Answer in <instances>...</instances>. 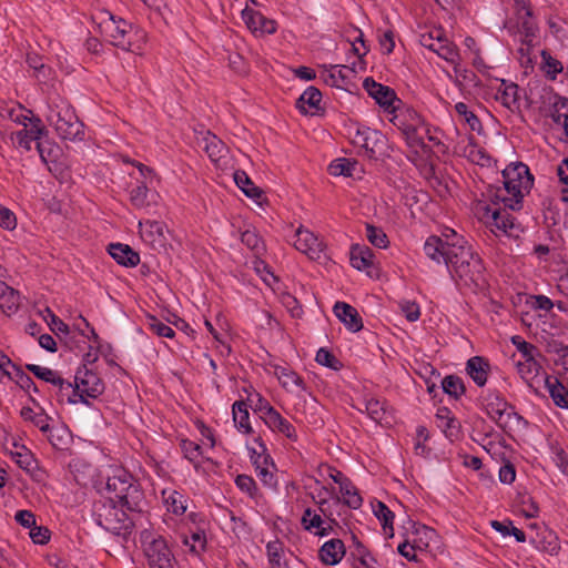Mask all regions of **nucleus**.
I'll use <instances>...</instances> for the list:
<instances>
[{"label": "nucleus", "mask_w": 568, "mask_h": 568, "mask_svg": "<svg viewBox=\"0 0 568 568\" xmlns=\"http://www.w3.org/2000/svg\"><path fill=\"white\" fill-rule=\"evenodd\" d=\"M427 257L437 264L444 263L452 277L465 285L481 287L485 284V267L464 236L447 229L443 237L429 236L424 244Z\"/></svg>", "instance_id": "f257e3e1"}, {"label": "nucleus", "mask_w": 568, "mask_h": 568, "mask_svg": "<svg viewBox=\"0 0 568 568\" xmlns=\"http://www.w3.org/2000/svg\"><path fill=\"white\" fill-rule=\"evenodd\" d=\"M106 498H113L120 506L125 507L131 513L142 511L145 500L144 494L138 481L123 468H114L111 475H108Z\"/></svg>", "instance_id": "f03ea898"}, {"label": "nucleus", "mask_w": 568, "mask_h": 568, "mask_svg": "<svg viewBox=\"0 0 568 568\" xmlns=\"http://www.w3.org/2000/svg\"><path fill=\"white\" fill-rule=\"evenodd\" d=\"M45 120L62 140L81 141L84 138L82 122L71 104L61 97L49 99Z\"/></svg>", "instance_id": "7ed1b4c3"}, {"label": "nucleus", "mask_w": 568, "mask_h": 568, "mask_svg": "<svg viewBox=\"0 0 568 568\" xmlns=\"http://www.w3.org/2000/svg\"><path fill=\"white\" fill-rule=\"evenodd\" d=\"M532 183V175L526 164L511 163L503 171L504 190H498L496 197L504 203V206L519 210L523 199L531 189Z\"/></svg>", "instance_id": "20e7f679"}, {"label": "nucleus", "mask_w": 568, "mask_h": 568, "mask_svg": "<svg viewBox=\"0 0 568 568\" xmlns=\"http://www.w3.org/2000/svg\"><path fill=\"white\" fill-rule=\"evenodd\" d=\"M103 31L114 47L141 54L146 39V33L143 30L133 28L123 19L115 20L113 16H110L109 21L103 24Z\"/></svg>", "instance_id": "39448f33"}, {"label": "nucleus", "mask_w": 568, "mask_h": 568, "mask_svg": "<svg viewBox=\"0 0 568 568\" xmlns=\"http://www.w3.org/2000/svg\"><path fill=\"white\" fill-rule=\"evenodd\" d=\"M126 511V508L120 506L113 498L100 499L93 506L97 524L111 532H119L121 529L128 528Z\"/></svg>", "instance_id": "423d86ee"}, {"label": "nucleus", "mask_w": 568, "mask_h": 568, "mask_svg": "<svg viewBox=\"0 0 568 568\" xmlns=\"http://www.w3.org/2000/svg\"><path fill=\"white\" fill-rule=\"evenodd\" d=\"M389 121L402 132L409 148H425L422 134L425 121L415 110H397Z\"/></svg>", "instance_id": "0eeeda50"}, {"label": "nucleus", "mask_w": 568, "mask_h": 568, "mask_svg": "<svg viewBox=\"0 0 568 568\" xmlns=\"http://www.w3.org/2000/svg\"><path fill=\"white\" fill-rule=\"evenodd\" d=\"M104 390V384L97 373L88 369H78L74 376V386L71 384L70 397L89 404L90 398H97Z\"/></svg>", "instance_id": "6e6552de"}, {"label": "nucleus", "mask_w": 568, "mask_h": 568, "mask_svg": "<svg viewBox=\"0 0 568 568\" xmlns=\"http://www.w3.org/2000/svg\"><path fill=\"white\" fill-rule=\"evenodd\" d=\"M507 207L500 209H490L488 205L476 204L475 214L479 219L485 221L491 227L494 233L505 234V235H514V232L519 229L516 224L514 216L507 212Z\"/></svg>", "instance_id": "1a4fd4ad"}, {"label": "nucleus", "mask_w": 568, "mask_h": 568, "mask_svg": "<svg viewBox=\"0 0 568 568\" xmlns=\"http://www.w3.org/2000/svg\"><path fill=\"white\" fill-rule=\"evenodd\" d=\"M484 407L487 415L503 429L510 427L513 420L520 419L514 407L497 393H489L484 398Z\"/></svg>", "instance_id": "9d476101"}, {"label": "nucleus", "mask_w": 568, "mask_h": 568, "mask_svg": "<svg viewBox=\"0 0 568 568\" xmlns=\"http://www.w3.org/2000/svg\"><path fill=\"white\" fill-rule=\"evenodd\" d=\"M363 88L385 112L393 114L399 109L402 101L392 88L376 82L373 78H366Z\"/></svg>", "instance_id": "9b49d317"}, {"label": "nucleus", "mask_w": 568, "mask_h": 568, "mask_svg": "<svg viewBox=\"0 0 568 568\" xmlns=\"http://www.w3.org/2000/svg\"><path fill=\"white\" fill-rule=\"evenodd\" d=\"M255 443L258 444L260 450L255 448H250L251 452V460L255 467L256 476L267 487H275L276 479L274 476L275 464L267 453V449L263 442L257 438Z\"/></svg>", "instance_id": "f8f14e48"}, {"label": "nucleus", "mask_w": 568, "mask_h": 568, "mask_svg": "<svg viewBox=\"0 0 568 568\" xmlns=\"http://www.w3.org/2000/svg\"><path fill=\"white\" fill-rule=\"evenodd\" d=\"M294 247L301 253L305 254L310 260L317 261L322 257L325 244L312 231L298 226L295 231Z\"/></svg>", "instance_id": "ddd939ff"}, {"label": "nucleus", "mask_w": 568, "mask_h": 568, "mask_svg": "<svg viewBox=\"0 0 568 568\" xmlns=\"http://www.w3.org/2000/svg\"><path fill=\"white\" fill-rule=\"evenodd\" d=\"M353 143L361 148L369 159H376L382 154L386 139L379 131L362 128L356 131Z\"/></svg>", "instance_id": "4468645a"}, {"label": "nucleus", "mask_w": 568, "mask_h": 568, "mask_svg": "<svg viewBox=\"0 0 568 568\" xmlns=\"http://www.w3.org/2000/svg\"><path fill=\"white\" fill-rule=\"evenodd\" d=\"M142 538L145 544L144 551L149 566L175 560L166 540L162 536H153L149 531H143Z\"/></svg>", "instance_id": "2eb2a0df"}, {"label": "nucleus", "mask_w": 568, "mask_h": 568, "mask_svg": "<svg viewBox=\"0 0 568 568\" xmlns=\"http://www.w3.org/2000/svg\"><path fill=\"white\" fill-rule=\"evenodd\" d=\"M26 368L28 371H30L38 378L55 386L59 390V397H60L61 402L67 399L68 403H73V404L77 403V399L70 397L71 383L64 381L59 375L58 372H55L49 367H44V366H40V365H36V364H28V365H26Z\"/></svg>", "instance_id": "dca6fc26"}, {"label": "nucleus", "mask_w": 568, "mask_h": 568, "mask_svg": "<svg viewBox=\"0 0 568 568\" xmlns=\"http://www.w3.org/2000/svg\"><path fill=\"white\" fill-rule=\"evenodd\" d=\"M199 143L217 168L227 165L229 148L220 138L207 131L202 135Z\"/></svg>", "instance_id": "f3484780"}, {"label": "nucleus", "mask_w": 568, "mask_h": 568, "mask_svg": "<svg viewBox=\"0 0 568 568\" xmlns=\"http://www.w3.org/2000/svg\"><path fill=\"white\" fill-rule=\"evenodd\" d=\"M547 101L549 106L546 114L551 118L557 128L562 129V140L568 142V99L548 92Z\"/></svg>", "instance_id": "a211bd4d"}, {"label": "nucleus", "mask_w": 568, "mask_h": 568, "mask_svg": "<svg viewBox=\"0 0 568 568\" xmlns=\"http://www.w3.org/2000/svg\"><path fill=\"white\" fill-rule=\"evenodd\" d=\"M242 19L246 27L257 37L272 34L276 31V22L265 18L261 12L248 7L243 9Z\"/></svg>", "instance_id": "6ab92c4d"}, {"label": "nucleus", "mask_w": 568, "mask_h": 568, "mask_svg": "<svg viewBox=\"0 0 568 568\" xmlns=\"http://www.w3.org/2000/svg\"><path fill=\"white\" fill-rule=\"evenodd\" d=\"M301 525L306 531L320 537L328 536L333 530L331 521L324 519L316 509L310 507L305 508Z\"/></svg>", "instance_id": "aec40b11"}, {"label": "nucleus", "mask_w": 568, "mask_h": 568, "mask_svg": "<svg viewBox=\"0 0 568 568\" xmlns=\"http://www.w3.org/2000/svg\"><path fill=\"white\" fill-rule=\"evenodd\" d=\"M142 240L153 247L164 246L166 242L165 225L163 222L146 220L139 222Z\"/></svg>", "instance_id": "412c9836"}, {"label": "nucleus", "mask_w": 568, "mask_h": 568, "mask_svg": "<svg viewBox=\"0 0 568 568\" xmlns=\"http://www.w3.org/2000/svg\"><path fill=\"white\" fill-rule=\"evenodd\" d=\"M335 316L345 325V327L353 332H359L363 328V321L355 307L345 303L336 302L333 307Z\"/></svg>", "instance_id": "4be33fe9"}, {"label": "nucleus", "mask_w": 568, "mask_h": 568, "mask_svg": "<svg viewBox=\"0 0 568 568\" xmlns=\"http://www.w3.org/2000/svg\"><path fill=\"white\" fill-rule=\"evenodd\" d=\"M416 534L423 536L420 538L422 544L417 542L416 539H413L412 544L406 540L399 544L397 548L398 552L409 561H416V549L427 547L428 541L435 536V531L426 526H419L418 528H416Z\"/></svg>", "instance_id": "5701e85b"}, {"label": "nucleus", "mask_w": 568, "mask_h": 568, "mask_svg": "<svg viewBox=\"0 0 568 568\" xmlns=\"http://www.w3.org/2000/svg\"><path fill=\"white\" fill-rule=\"evenodd\" d=\"M263 422L272 432L280 433L293 442L297 440L295 427L276 409L271 412L268 416H265Z\"/></svg>", "instance_id": "b1692460"}, {"label": "nucleus", "mask_w": 568, "mask_h": 568, "mask_svg": "<svg viewBox=\"0 0 568 568\" xmlns=\"http://www.w3.org/2000/svg\"><path fill=\"white\" fill-rule=\"evenodd\" d=\"M490 371L489 362L481 356L470 357L466 363V372L474 383L483 387L487 383Z\"/></svg>", "instance_id": "393cba45"}, {"label": "nucleus", "mask_w": 568, "mask_h": 568, "mask_svg": "<svg viewBox=\"0 0 568 568\" xmlns=\"http://www.w3.org/2000/svg\"><path fill=\"white\" fill-rule=\"evenodd\" d=\"M322 93L315 87H308L297 99L296 108L304 114L314 115L321 110Z\"/></svg>", "instance_id": "a878e982"}, {"label": "nucleus", "mask_w": 568, "mask_h": 568, "mask_svg": "<svg viewBox=\"0 0 568 568\" xmlns=\"http://www.w3.org/2000/svg\"><path fill=\"white\" fill-rule=\"evenodd\" d=\"M108 251L118 264L125 267H134L140 263V255L126 244L112 243Z\"/></svg>", "instance_id": "bb28decb"}, {"label": "nucleus", "mask_w": 568, "mask_h": 568, "mask_svg": "<svg viewBox=\"0 0 568 568\" xmlns=\"http://www.w3.org/2000/svg\"><path fill=\"white\" fill-rule=\"evenodd\" d=\"M318 556L327 566L337 565L345 556V546L341 539H331L320 549Z\"/></svg>", "instance_id": "cd10ccee"}, {"label": "nucleus", "mask_w": 568, "mask_h": 568, "mask_svg": "<svg viewBox=\"0 0 568 568\" xmlns=\"http://www.w3.org/2000/svg\"><path fill=\"white\" fill-rule=\"evenodd\" d=\"M539 357H532L531 359H518L517 371L520 377L530 386H534V382L541 377L544 379L545 373H542V366L538 359Z\"/></svg>", "instance_id": "c85d7f7f"}, {"label": "nucleus", "mask_w": 568, "mask_h": 568, "mask_svg": "<svg viewBox=\"0 0 568 568\" xmlns=\"http://www.w3.org/2000/svg\"><path fill=\"white\" fill-rule=\"evenodd\" d=\"M544 383L554 404L568 409V388L558 378L544 375Z\"/></svg>", "instance_id": "c756f323"}, {"label": "nucleus", "mask_w": 568, "mask_h": 568, "mask_svg": "<svg viewBox=\"0 0 568 568\" xmlns=\"http://www.w3.org/2000/svg\"><path fill=\"white\" fill-rule=\"evenodd\" d=\"M234 182L247 197L261 204L263 192L244 171L237 170L234 172Z\"/></svg>", "instance_id": "7c9ffc66"}, {"label": "nucleus", "mask_w": 568, "mask_h": 568, "mask_svg": "<svg viewBox=\"0 0 568 568\" xmlns=\"http://www.w3.org/2000/svg\"><path fill=\"white\" fill-rule=\"evenodd\" d=\"M20 306V294L8 286L4 282H0V308L3 313L10 315Z\"/></svg>", "instance_id": "2f4dec72"}, {"label": "nucleus", "mask_w": 568, "mask_h": 568, "mask_svg": "<svg viewBox=\"0 0 568 568\" xmlns=\"http://www.w3.org/2000/svg\"><path fill=\"white\" fill-rule=\"evenodd\" d=\"M162 496L168 511L178 516L183 515L186 511L187 498L183 494L174 489H164L162 491Z\"/></svg>", "instance_id": "473e14b6"}, {"label": "nucleus", "mask_w": 568, "mask_h": 568, "mask_svg": "<svg viewBox=\"0 0 568 568\" xmlns=\"http://www.w3.org/2000/svg\"><path fill=\"white\" fill-rule=\"evenodd\" d=\"M276 375L281 385L290 393L306 389L304 381L288 368L281 367L276 369Z\"/></svg>", "instance_id": "72a5a7b5"}, {"label": "nucleus", "mask_w": 568, "mask_h": 568, "mask_svg": "<svg viewBox=\"0 0 568 568\" xmlns=\"http://www.w3.org/2000/svg\"><path fill=\"white\" fill-rule=\"evenodd\" d=\"M374 254L367 246L354 245L351 248V264L358 271L373 266Z\"/></svg>", "instance_id": "f704fd0d"}, {"label": "nucleus", "mask_w": 568, "mask_h": 568, "mask_svg": "<svg viewBox=\"0 0 568 568\" xmlns=\"http://www.w3.org/2000/svg\"><path fill=\"white\" fill-rule=\"evenodd\" d=\"M232 413L236 428L243 434H251L253 429L250 424L247 404L243 400L235 402L232 406Z\"/></svg>", "instance_id": "c9c22d12"}, {"label": "nucleus", "mask_w": 568, "mask_h": 568, "mask_svg": "<svg viewBox=\"0 0 568 568\" xmlns=\"http://www.w3.org/2000/svg\"><path fill=\"white\" fill-rule=\"evenodd\" d=\"M436 425L445 433L446 436L452 437L458 430V423L452 415V412L446 407L438 408L435 415Z\"/></svg>", "instance_id": "e433bc0d"}, {"label": "nucleus", "mask_w": 568, "mask_h": 568, "mask_svg": "<svg viewBox=\"0 0 568 568\" xmlns=\"http://www.w3.org/2000/svg\"><path fill=\"white\" fill-rule=\"evenodd\" d=\"M154 196H156V194L152 193L151 197L153 199ZM130 202L136 209H144L150 205V190L146 182H140L130 191Z\"/></svg>", "instance_id": "4c0bfd02"}, {"label": "nucleus", "mask_w": 568, "mask_h": 568, "mask_svg": "<svg viewBox=\"0 0 568 568\" xmlns=\"http://www.w3.org/2000/svg\"><path fill=\"white\" fill-rule=\"evenodd\" d=\"M445 39V33L440 28H433L419 34V43L433 52L438 50V47H440Z\"/></svg>", "instance_id": "58836bf2"}, {"label": "nucleus", "mask_w": 568, "mask_h": 568, "mask_svg": "<svg viewBox=\"0 0 568 568\" xmlns=\"http://www.w3.org/2000/svg\"><path fill=\"white\" fill-rule=\"evenodd\" d=\"M339 493L343 499V503L352 509H358L363 505V498L355 487V485L348 480L344 483V485L339 488Z\"/></svg>", "instance_id": "ea45409f"}, {"label": "nucleus", "mask_w": 568, "mask_h": 568, "mask_svg": "<svg viewBox=\"0 0 568 568\" xmlns=\"http://www.w3.org/2000/svg\"><path fill=\"white\" fill-rule=\"evenodd\" d=\"M20 414L24 420L31 422L41 432L47 433L50 429V417L42 409L36 412L31 407H23Z\"/></svg>", "instance_id": "a19ab883"}, {"label": "nucleus", "mask_w": 568, "mask_h": 568, "mask_svg": "<svg viewBox=\"0 0 568 568\" xmlns=\"http://www.w3.org/2000/svg\"><path fill=\"white\" fill-rule=\"evenodd\" d=\"M373 511L377 519L382 523L385 534L392 537L394 535V513L382 501H377V504L373 507Z\"/></svg>", "instance_id": "79ce46f5"}, {"label": "nucleus", "mask_w": 568, "mask_h": 568, "mask_svg": "<svg viewBox=\"0 0 568 568\" xmlns=\"http://www.w3.org/2000/svg\"><path fill=\"white\" fill-rule=\"evenodd\" d=\"M435 53L442 59L446 60L448 63L453 64L455 71H458L460 55L457 47L447 38L444 40L440 47H438V50Z\"/></svg>", "instance_id": "37998d69"}, {"label": "nucleus", "mask_w": 568, "mask_h": 568, "mask_svg": "<svg viewBox=\"0 0 568 568\" xmlns=\"http://www.w3.org/2000/svg\"><path fill=\"white\" fill-rule=\"evenodd\" d=\"M362 405L364 406V408H359V410H365L372 420L376 423L383 422L386 414L384 403H382L379 399L372 397L365 398Z\"/></svg>", "instance_id": "c03bdc74"}, {"label": "nucleus", "mask_w": 568, "mask_h": 568, "mask_svg": "<svg viewBox=\"0 0 568 568\" xmlns=\"http://www.w3.org/2000/svg\"><path fill=\"white\" fill-rule=\"evenodd\" d=\"M442 388L444 393L455 399L460 398L466 390L463 379L456 375H448L444 377L442 381Z\"/></svg>", "instance_id": "a18cd8bd"}, {"label": "nucleus", "mask_w": 568, "mask_h": 568, "mask_svg": "<svg viewBox=\"0 0 568 568\" xmlns=\"http://www.w3.org/2000/svg\"><path fill=\"white\" fill-rule=\"evenodd\" d=\"M356 165V161H352L346 158H339L331 162V164L328 165V172L331 175L334 176H352Z\"/></svg>", "instance_id": "49530a36"}, {"label": "nucleus", "mask_w": 568, "mask_h": 568, "mask_svg": "<svg viewBox=\"0 0 568 568\" xmlns=\"http://www.w3.org/2000/svg\"><path fill=\"white\" fill-rule=\"evenodd\" d=\"M10 139L12 141L13 146L22 149L26 152H29L31 150V144L33 141L38 142L39 140H41L36 134H31L30 130H28L27 128H23L22 130L11 133Z\"/></svg>", "instance_id": "de8ad7c7"}, {"label": "nucleus", "mask_w": 568, "mask_h": 568, "mask_svg": "<svg viewBox=\"0 0 568 568\" xmlns=\"http://www.w3.org/2000/svg\"><path fill=\"white\" fill-rule=\"evenodd\" d=\"M266 555L268 559V564L272 568H282L283 555H284V545L278 539L268 541L266 544Z\"/></svg>", "instance_id": "09e8293b"}, {"label": "nucleus", "mask_w": 568, "mask_h": 568, "mask_svg": "<svg viewBox=\"0 0 568 568\" xmlns=\"http://www.w3.org/2000/svg\"><path fill=\"white\" fill-rule=\"evenodd\" d=\"M542 65L541 69L546 77L550 80H555L557 74L562 72V64L559 60L551 57L546 50L541 51Z\"/></svg>", "instance_id": "8fccbe9b"}, {"label": "nucleus", "mask_w": 568, "mask_h": 568, "mask_svg": "<svg viewBox=\"0 0 568 568\" xmlns=\"http://www.w3.org/2000/svg\"><path fill=\"white\" fill-rule=\"evenodd\" d=\"M511 343L519 352L521 359H531L532 357H541L537 346L526 342L521 336L515 335L511 337Z\"/></svg>", "instance_id": "3c124183"}, {"label": "nucleus", "mask_w": 568, "mask_h": 568, "mask_svg": "<svg viewBox=\"0 0 568 568\" xmlns=\"http://www.w3.org/2000/svg\"><path fill=\"white\" fill-rule=\"evenodd\" d=\"M456 113L467 123L471 131L479 132L481 130V122L477 115L468 109V105L464 102L455 104Z\"/></svg>", "instance_id": "603ef678"}, {"label": "nucleus", "mask_w": 568, "mask_h": 568, "mask_svg": "<svg viewBox=\"0 0 568 568\" xmlns=\"http://www.w3.org/2000/svg\"><path fill=\"white\" fill-rule=\"evenodd\" d=\"M366 237L372 245L378 248H386L389 243L386 233L372 224L366 225Z\"/></svg>", "instance_id": "864d4df0"}, {"label": "nucleus", "mask_w": 568, "mask_h": 568, "mask_svg": "<svg viewBox=\"0 0 568 568\" xmlns=\"http://www.w3.org/2000/svg\"><path fill=\"white\" fill-rule=\"evenodd\" d=\"M251 408L260 414V417L264 420L265 416H268L275 408L258 393L248 397Z\"/></svg>", "instance_id": "5fc2aeb1"}, {"label": "nucleus", "mask_w": 568, "mask_h": 568, "mask_svg": "<svg viewBox=\"0 0 568 568\" xmlns=\"http://www.w3.org/2000/svg\"><path fill=\"white\" fill-rule=\"evenodd\" d=\"M11 368L13 369V372H11L10 379L14 381L24 390H30L32 388L34 392H38L34 382L28 374H26L16 364H12Z\"/></svg>", "instance_id": "6e6d98bb"}, {"label": "nucleus", "mask_w": 568, "mask_h": 568, "mask_svg": "<svg viewBox=\"0 0 568 568\" xmlns=\"http://www.w3.org/2000/svg\"><path fill=\"white\" fill-rule=\"evenodd\" d=\"M183 455L191 463H199L200 457L202 456V447L189 439H182L180 443Z\"/></svg>", "instance_id": "4d7b16f0"}, {"label": "nucleus", "mask_w": 568, "mask_h": 568, "mask_svg": "<svg viewBox=\"0 0 568 568\" xmlns=\"http://www.w3.org/2000/svg\"><path fill=\"white\" fill-rule=\"evenodd\" d=\"M465 152H466L467 158L473 163H476L481 166L489 165V163H490V156L486 153V151L483 150L481 148H478L475 144H469L466 148Z\"/></svg>", "instance_id": "13d9d810"}, {"label": "nucleus", "mask_w": 568, "mask_h": 568, "mask_svg": "<svg viewBox=\"0 0 568 568\" xmlns=\"http://www.w3.org/2000/svg\"><path fill=\"white\" fill-rule=\"evenodd\" d=\"M499 97L498 99L501 101V103L507 106L508 109H511L516 105L518 101V85L517 84H508L505 85L503 90H499Z\"/></svg>", "instance_id": "bf43d9fd"}, {"label": "nucleus", "mask_w": 568, "mask_h": 568, "mask_svg": "<svg viewBox=\"0 0 568 568\" xmlns=\"http://www.w3.org/2000/svg\"><path fill=\"white\" fill-rule=\"evenodd\" d=\"M241 241L244 245H246L250 250L255 253H260L263 251L264 245L261 237L253 230H246L241 234Z\"/></svg>", "instance_id": "052dcab7"}, {"label": "nucleus", "mask_w": 568, "mask_h": 568, "mask_svg": "<svg viewBox=\"0 0 568 568\" xmlns=\"http://www.w3.org/2000/svg\"><path fill=\"white\" fill-rule=\"evenodd\" d=\"M149 328L160 337L173 338L175 332L172 327L152 316L148 322Z\"/></svg>", "instance_id": "680f3d73"}, {"label": "nucleus", "mask_w": 568, "mask_h": 568, "mask_svg": "<svg viewBox=\"0 0 568 568\" xmlns=\"http://www.w3.org/2000/svg\"><path fill=\"white\" fill-rule=\"evenodd\" d=\"M27 63L34 71V77L39 80H44L50 69L43 63L42 59L37 54H28Z\"/></svg>", "instance_id": "e2e57ef3"}, {"label": "nucleus", "mask_w": 568, "mask_h": 568, "mask_svg": "<svg viewBox=\"0 0 568 568\" xmlns=\"http://www.w3.org/2000/svg\"><path fill=\"white\" fill-rule=\"evenodd\" d=\"M315 359L320 365L332 369H338L341 367L339 361L326 348H320L316 353Z\"/></svg>", "instance_id": "0e129e2a"}, {"label": "nucleus", "mask_w": 568, "mask_h": 568, "mask_svg": "<svg viewBox=\"0 0 568 568\" xmlns=\"http://www.w3.org/2000/svg\"><path fill=\"white\" fill-rule=\"evenodd\" d=\"M235 484L241 491L247 494L252 498L255 497L257 493V487L254 479L251 476L239 475L235 478Z\"/></svg>", "instance_id": "69168bd1"}, {"label": "nucleus", "mask_w": 568, "mask_h": 568, "mask_svg": "<svg viewBox=\"0 0 568 568\" xmlns=\"http://www.w3.org/2000/svg\"><path fill=\"white\" fill-rule=\"evenodd\" d=\"M14 458L17 464L27 471H32L36 469V460L32 456V454L27 450L26 448H22L21 452H17L14 454Z\"/></svg>", "instance_id": "338daca9"}, {"label": "nucleus", "mask_w": 568, "mask_h": 568, "mask_svg": "<svg viewBox=\"0 0 568 568\" xmlns=\"http://www.w3.org/2000/svg\"><path fill=\"white\" fill-rule=\"evenodd\" d=\"M190 539L192 544L187 538L184 539V544L190 547L191 551L197 552L199 550L205 549L206 537L204 530H196L192 532Z\"/></svg>", "instance_id": "774afa93"}]
</instances>
